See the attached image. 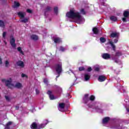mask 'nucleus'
Here are the masks:
<instances>
[{"label":"nucleus","instance_id":"obj_1","mask_svg":"<svg viewBox=\"0 0 129 129\" xmlns=\"http://www.w3.org/2000/svg\"><path fill=\"white\" fill-rule=\"evenodd\" d=\"M89 95H85L83 101L84 103L87 104L89 108H92L95 109L98 112H102V107L103 105L102 104L98 102H93V100L95 99V97L93 95H91L90 97H88Z\"/></svg>","mask_w":129,"mask_h":129},{"label":"nucleus","instance_id":"obj_2","mask_svg":"<svg viewBox=\"0 0 129 129\" xmlns=\"http://www.w3.org/2000/svg\"><path fill=\"white\" fill-rule=\"evenodd\" d=\"M67 21L73 22V20L78 24H83L85 22V19L80 15V13L76 10L72 9L66 14Z\"/></svg>","mask_w":129,"mask_h":129},{"label":"nucleus","instance_id":"obj_3","mask_svg":"<svg viewBox=\"0 0 129 129\" xmlns=\"http://www.w3.org/2000/svg\"><path fill=\"white\" fill-rule=\"evenodd\" d=\"M2 82H5L6 86L9 87V88H11L13 89V88H22L23 86L21 83H12V79H10L9 80H6V79L2 80Z\"/></svg>","mask_w":129,"mask_h":129},{"label":"nucleus","instance_id":"obj_4","mask_svg":"<svg viewBox=\"0 0 129 129\" xmlns=\"http://www.w3.org/2000/svg\"><path fill=\"white\" fill-rule=\"evenodd\" d=\"M49 122L47 120H45L43 121V123L41 124H39L38 123L33 122L31 125V129H41V128H44L46 125H47V124Z\"/></svg>","mask_w":129,"mask_h":129},{"label":"nucleus","instance_id":"obj_5","mask_svg":"<svg viewBox=\"0 0 129 129\" xmlns=\"http://www.w3.org/2000/svg\"><path fill=\"white\" fill-rule=\"evenodd\" d=\"M102 57L103 59H105V60H113L115 63H118L119 62V60L117 58H115V57H113V55H110L109 53H105L102 54Z\"/></svg>","mask_w":129,"mask_h":129},{"label":"nucleus","instance_id":"obj_6","mask_svg":"<svg viewBox=\"0 0 129 129\" xmlns=\"http://www.w3.org/2000/svg\"><path fill=\"white\" fill-rule=\"evenodd\" d=\"M120 87H121V89H122V90L123 91V96H125V97H126V98H127L124 100L125 103H124V105L125 107H126V109L127 112H129V100H128V98L127 97V94L126 90L123 89V87H122V86H120Z\"/></svg>","mask_w":129,"mask_h":129},{"label":"nucleus","instance_id":"obj_7","mask_svg":"<svg viewBox=\"0 0 129 129\" xmlns=\"http://www.w3.org/2000/svg\"><path fill=\"white\" fill-rule=\"evenodd\" d=\"M54 70H55L56 75H57L56 78H58L62 73V63L61 60L54 66Z\"/></svg>","mask_w":129,"mask_h":129},{"label":"nucleus","instance_id":"obj_8","mask_svg":"<svg viewBox=\"0 0 129 129\" xmlns=\"http://www.w3.org/2000/svg\"><path fill=\"white\" fill-rule=\"evenodd\" d=\"M123 16L124 17L122 19V22L123 23H126L129 19V11L128 10L124 11Z\"/></svg>","mask_w":129,"mask_h":129},{"label":"nucleus","instance_id":"obj_9","mask_svg":"<svg viewBox=\"0 0 129 129\" xmlns=\"http://www.w3.org/2000/svg\"><path fill=\"white\" fill-rule=\"evenodd\" d=\"M90 74L88 73H85L83 76L82 78H83L84 81H89L90 80Z\"/></svg>","mask_w":129,"mask_h":129},{"label":"nucleus","instance_id":"obj_10","mask_svg":"<svg viewBox=\"0 0 129 129\" xmlns=\"http://www.w3.org/2000/svg\"><path fill=\"white\" fill-rule=\"evenodd\" d=\"M110 120V118L109 117H106L102 119V124L104 126H107V124L108 121Z\"/></svg>","mask_w":129,"mask_h":129},{"label":"nucleus","instance_id":"obj_11","mask_svg":"<svg viewBox=\"0 0 129 129\" xmlns=\"http://www.w3.org/2000/svg\"><path fill=\"white\" fill-rule=\"evenodd\" d=\"M14 123L12 121H9L5 125V129H13V126H14Z\"/></svg>","mask_w":129,"mask_h":129},{"label":"nucleus","instance_id":"obj_12","mask_svg":"<svg viewBox=\"0 0 129 129\" xmlns=\"http://www.w3.org/2000/svg\"><path fill=\"white\" fill-rule=\"evenodd\" d=\"M52 40L53 41H54V43H56V44L62 42V39L57 36H54L52 37Z\"/></svg>","mask_w":129,"mask_h":129},{"label":"nucleus","instance_id":"obj_13","mask_svg":"<svg viewBox=\"0 0 129 129\" xmlns=\"http://www.w3.org/2000/svg\"><path fill=\"white\" fill-rule=\"evenodd\" d=\"M64 107H65V104L64 103H61L58 104V109L59 111L63 112H64Z\"/></svg>","mask_w":129,"mask_h":129},{"label":"nucleus","instance_id":"obj_14","mask_svg":"<svg viewBox=\"0 0 129 129\" xmlns=\"http://www.w3.org/2000/svg\"><path fill=\"white\" fill-rule=\"evenodd\" d=\"M106 80V77L104 75H100L98 78V81L99 82H103Z\"/></svg>","mask_w":129,"mask_h":129},{"label":"nucleus","instance_id":"obj_15","mask_svg":"<svg viewBox=\"0 0 129 129\" xmlns=\"http://www.w3.org/2000/svg\"><path fill=\"white\" fill-rule=\"evenodd\" d=\"M16 40H15V38L14 37L11 36V39H10V43L11 45L13 48H16V43H15Z\"/></svg>","mask_w":129,"mask_h":129},{"label":"nucleus","instance_id":"obj_16","mask_svg":"<svg viewBox=\"0 0 129 129\" xmlns=\"http://www.w3.org/2000/svg\"><path fill=\"white\" fill-rule=\"evenodd\" d=\"M47 94H48L50 100H54V99H56L57 98V97H55L53 94H52V92L50 91H48L47 92Z\"/></svg>","mask_w":129,"mask_h":129},{"label":"nucleus","instance_id":"obj_17","mask_svg":"<svg viewBox=\"0 0 129 129\" xmlns=\"http://www.w3.org/2000/svg\"><path fill=\"white\" fill-rule=\"evenodd\" d=\"M111 37L112 38H118L119 37V33L118 32H114L111 34Z\"/></svg>","mask_w":129,"mask_h":129},{"label":"nucleus","instance_id":"obj_18","mask_svg":"<svg viewBox=\"0 0 129 129\" xmlns=\"http://www.w3.org/2000/svg\"><path fill=\"white\" fill-rule=\"evenodd\" d=\"M109 44H110L111 47L112 48V50L115 51V49H116L115 45L113 44V42H112V40H109Z\"/></svg>","mask_w":129,"mask_h":129},{"label":"nucleus","instance_id":"obj_19","mask_svg":"<svg viewBox=\"0 0 129 129\" xmlns=\"http://www.w3.org/2000/svg\"><path fill=\"white\" fill-rule=\"evenodd\" d=\"M18 15L19 17H20V19H23L26 15V13L23 12H19L18 13Z\"/></svg>","mask_w":129,"mask_h":129},{"label":"nucleus","instance_id":"obj_20","mask_svg":"<svg viewBox=\"0 0 129 129\" xmlns=\"http://www.w3.org/2000/svg\"><path fill=\"white\" fill-rule=\"evenodd\" d=\"M121 55H122L121 51H116L115 55H113V57H115V58H117L116 57H120V56H121Z\"/></svg>","mask_w":129,"mask_h":129},{"label":"nucleus","instance_id":"obj_21","mask_svg":"<svg viewBox=\"0 0 129 129\" xmlns=\"http://www.w3.org/2000/svg\"><path fill=\"white\" fill-rule=\"evenodd\" d=\"M110 69L111 70H113L114 73L115 74H119V72H120V70H118V69H116V70H113V67H110Z\"/></svg>","mask_w":129,"mask_h":129},{"label":"nucleus","instance_id":"obj_22","mask_svg":"<svg viewBox=\"0 0 129 129\" xmlns=\"http://www.w3.org/2000/svg\"><path fill=\"white\" fill-rule=\"evenodd\" d=\"M110 20L113 22H116L117 21V17L115 16H112L110 17Z\"/></svg>","mask_w":129,"mask_h":129},{"label":"nucleus","instance_id":"obj_23","mask_svg":"<svg viewBox=\"0 0 129 129\" xmlns=\"http://www.w3.org/2000/svg\"><path fill=\"white\" fill-rule=\"evenodd\" d=\"M19 7H20V3L15 2L13 6L14 9H17V8H19Z\"/></svg>","mask_w":129,"mask_h":129},{"label":"nucleus","instance_id":"obj_24","mask_svg":"<svg viewBox=\"0 0 129 129\" xmlns=\"http://www.w3.org/2000/svg\"><path fill=\"white\" fill-rule=\"evenodd\" d=\"M17 64L18 66H20V67H24V62L22 61H19L17 62Z\"/></svg>","mask_w":129,"mask_h":129},{"label":"nucleus","instance_id":"obj_25","mask_svg":"<svg viewBox=\"0 0 129 129\" xmlns=\"http://www.w3.org/2000/svg\"><path fill=\"white\" fill-rule=\"evenodd\" d=\"M92 30L94 34H98L99 32L98 30V29L96 28V27H94V28H93Z\"/></svg>","mask_w":129,"mask_h":129},{"label":"nucleus","instance_id":"obj_26","mask_svg":"<svg viewBox=\"0 0 129 129\" xmlns=\"http://www.w3.org/2000/svg\"><path fill=\"white\" fill-rule=\"evenodd\" d=\"M31 38L32 40H34V41H36V40H38V36H37L36 35H32L31 36Z\"/></svg>","mask_w":129,"mask_h":129},{"label":"nucleus","instance_id":"obj_27","mask_svg":"<svg viewBox=\"0 0 129 129\" xmlns=\"http://www.w3.org/2000/svg\"><path fill=\"white\" fill-rule=\"evenodd\" d=\"M28 19L27 18H25L24 19H21L19 20V22H20V23H24L25 24H26V23H28Z\"/></svg>","mask_w":129,"mask_h":129},{"label":"nucleus","instance_id":"obj_28","mask_svg":"<svg viewBox=\"0 0 129 129\" xmlns=\"http://www.w3.org/2000/svg\"><path fill=\"white\" fill-rule=\"evenodd\" d=\"M50 11H51V7H47L44 12V15L46 16V14H47V13H48V12H50Z\"/></svg>","mask_w":129,"mask_h":129},{"label":"nucleus","instance_id":"obj_29","mask_svg":"<svg viewBox=\"0 0 129 129\" xmlns=\"http://www.w3.org/2000/svg\"><path fill=\"white\" fill-rule=\"evenodd\" d=\"M100 41L101 43H105V42H106V39H105V38H104V37H101L100 38Z\"/></svg>","mask_w":129,"mask_h":129},{"label":"nucleus","instance_id":"obj_30","mask_svg":"<svg viewBox=\"0 0 129 129\" xmlns=\"http://www.w3.org/2000/svg\"><path fill=\"white\" fill-rule=\"evenodd\" d=\"M100 69V68L99 67V66H95L94 67V70L95 71H96L97 72H98V71H99Z\"/></svg>","mask_w":129,"mask_h":129},{"label":"nucleus","instance_id":"obj_31","mask_svg":"<svg viewBox=\"0 0 129 129\" xmlns=\"http://www.w3.org/2000/svg\"><path fill=\"white\" fill-rule=\"evenodd\" d=\"M17 50L18 51H19V52H20L21 54H22V55H24V52H23V51H22V48H21V47H18Z\"/></svg>","mask_w":129,"mask_h":129},{"label":"nucleus","instance_id":"obj_32","mask_svg":"<svg viewBox=\"0 0 129 129\" xmlns=\"http://www.w3.org/2000/svg\"><path fill=\"white\" fill-rule=\"evenodd\" d=\"M0 27H2V28L5 27V23H4V21L2 20H0Z\"/></svg>","mask_w":129,"mask_h":129},{"label":"nucleus","instance_id":"obj_33","mask_svg":"<svg viewBox=\"0 0 129 129\" xmlns=\"http://www.w3.org/2000/svg\"><path fill=\"white\" fill-rule=\"evenodd\" d=\"M66 49H65V48L62 46H60L59 47V51H61V52H64V51H66Z\"/></svg>","mask_w":129,"mask_h":129},{"label":"nucleus","instance_id":"obj_34","mask_svg":"<svg viewBox=\"0 0 129 129\" xmlns=\"http://www.w3.org/2000/svg\"><path fill=\"white\" fill-rule=\"evenodd\" d=\"M80 13L81 14H82V15H85V14H86V13L85 12V11L83 9L80 10Z\"/></svg>","mask_w":129,"mask_h":129},{"label":"nucleus","instance_id":"obj_35","mask_svg":"<svg viewBox=\"0 0 129 129\" xmlns=\"http://www.w3.org/2000/svg\"><path fill=\"white\" fill-rule=\"evenodd\" d=\"M54 13H55L56 14H58V8L57 7H55L54 8Z\"/></svg>","mask_w":129,"mask_h":129},{"label":"nucleus","instance_id":"obj_36","mask_svg":"<svg viewBox=\"0 0 129 129\" xmlns=\"http://www.w3.org/2000/svg\"><path fill=\"white\" fill-rule=\"evenodd\" d=\"M21 76L23 78H28V76L25 74H22Z\"/></svg>","mask_w":129,"mask_h":129},{"label":"nucleus","instance_id":"obj_37","mask_svg":"<svg viewBox=\"0 0 129 129\" xmlns=\"http://www.w3.org/2000/svg\"><path fill=\"white\" fill-rule=\"evenodd\" d=\"M84 69H85L84 67H81L79 68V71H84Z\"/></svg>","mask_w":129,"mask_h":129},{"label":"nucleus","instance_id":"obj_38","mask_svg":"<svg viewBox=\"0 0 129 129\" xmlns=\"http://www.w3.org/2000/svg\"><path fill=\"white\" fill-rule=\"evenodd\" d=\"M44 83L45 84H46V85H48V79H44Z\"/></svg>","mask_w":129,"mask_h":129},{"label":"nucleus","instance_id":"obj_39","mask_svg":"<svg viewBox=\"0 0 129 129\" xmlns=\"http://www.w3.org/2000/svg\"><path fill=\"white\" fill-rule=\"evenodd\" d=\"M9 64H10V63H9V61L6 60L5 62V65H6V67H8V66H9Z\"/></svg>","mask_w":129,"mask_h":129},{"label":"nucleus","instance_id":"obj_40","mask_svg":"<svg viewBox=\"0 0 129 129\" xmlns=\"http://www.w3.org/2000/svg\"><path fill=\"white\" fill-rule=\"evenodd\" d=\"M117 42H118V38H116L114 40V43H115V44H116Z\"/></svg>","mask_w":129,"mask_h":129},{"label":"nucleus","instance_id":"obj_41","mask_svg":"<svg viewBox=\"0 0 129 129\" xmlns=\"http://www.w3.org/2000/svg\"><path fill=\"white\" fill-rule=\"evenodd\" d=\"M57 89L59 90V92H61L62 91V88H61L59 86H56Z\"/></svg>","mask_w":129,"mask_h":129},{"label":"nucleus","instance_id":"obj_42","mask_svg":"<svg viewBox=\"0 0 129 129\" xmlns=\"http://www.w3.org/2000/svg\"><path fill=\"white\" fill-rule=\"evenodd\" d=\"M87 71L88 72H91V71H92V69L91 67H89L88 68Z\"/></svg>","mask_w":129,"mask_h":129},{"label":"nucleus","instance_id":"obj_43","mask_svg":"<svg viewBox=\"0 0 129 129\" xmlns=\"http://www.w3.org/2000/svg\"><path fill=\"white\" fill-rule=\"evenodd\" d=\"M27 12L29 14H31L32 10H31L30 9H27Z\"/></svg>","mask_w":129,"mask_h":129},{"label":"nucleus","instance_id":"obj_44","mask_svg":"<svg viewBox=\"0 0 129 129\" xmlns=\"http://www.w3.org/2000/svg\"><path fill=\"white\" fill-rule=\"evenodd\" d=\"M5 98H6V100H8V101L10 100V98L8 96H6Z\"/></svg>","mask_w":129,"mask_h":129},{"label":"nucleus","instance_id":"obj_45","mask_svg":"<svg viewBox=\"0 0 129 129\" xmlns=\"http://www.w3.org/2000/svg\"><path fill=\"white\" fill-rule=\"evenodd\" d=\"M6 35H7V32H4L3 33V38H5Z\"/></svg>","mask_w":129,"mask_h":129},{"label":"nucleus","instance_id":"obj_46","mask_svg":"<svg viewBox=\"0 0 129 129\" xmlns=\"http://www.w3.org/2000/svg\"><path fill=\"white\" fill-rule=\"evenodd\" d=\"M35 91H36V94H39V90H38V89H36Z\"/></svg>","mask_w":129,"mask_h":129},{"label":"nucleus","instance_id":"obj_47","mask_svg":"<svg viewBox=\"0 0 129 129\" xmlns=\"http://www.w3.org/2000/svg\"><path fill=\"white\" fill-rule=\"evenodd\" d=\"M77 49V46H74V47H73V50H74H74H76Z\"/></svg>","mask_w":129,"mask_h":129},{"label":"nucleus","instance_id":"obj_48","mask_svg":"<svg viewBox=\"0 0 129 129\" xmlns=\"http://www.w3.org/2000/svg\"><path fill=\"white\" fill-rule=\"evenodd\" d=\"M106 0H99V2L100 3H103L104 2H105Z\"/></svg>","mask_w":129,"mask_h":129},{"label":"nucleus","instance_id":"obj_49","mask_svg":"<svg viewBox=\"0 0 129 129\" xmlns=\"http://www.w3.org/2000/svg\"><path fill=\"white\" fill-rule=\"evenodd\" d=\"M15 108H16V109H17V110L19 109V106H15Z\"/></svg>","mask_w":129,"mask_h":129},{"label":"nucleus","instance_id":"obj_50","mask_svg":"<svg viewBox=\"0 0 129 129\" xmlns=\"http://www.w3.org/2000/svg\"><path fill=\"white\" fill-rule=\"evenodd\" d=\"M3 61H2V58L0 57V64H2Z\"/></svg>","mask_w":129,"mask_h":129},{"label":"nucleus","instance_id":"obj_51","mask_svg":"<svg viewBox=\"0 0 129 129\" xmlns=\"http://www.w3.org/2000/svg\"><path fill=\"white\" fill-rule=\"evenodd\" d=\"M4 43H5L6 44H7V42L4 41Z\"/></svg>","mask_w":129,"mask_h":129},{"label":"nucleus","instance_id":"obj_52","mask_svg":"<svg viewBox=\"0 0 129 129\" xmlns=\"http://www.w3.org/2000/svg\"><path fill=\"white\" fill-rule=\"evenodd\" d=\"M117 128H119V127H117Z\"/></svg>","mask_w":129,"mask_h":129},{"label":"nucleus","instance_id":"obj_53","mask_svg":"<svg viewBox=\"0 0 129 129\" xmlns=\"http://www.w3.org/2000/svg\"><path fill=\"white\" fill-rule=\"evenodd\" d=\"M0 42H1V40H0Z\"/></svg>","mask_w":129,"mask_h":129}]
</instances>
